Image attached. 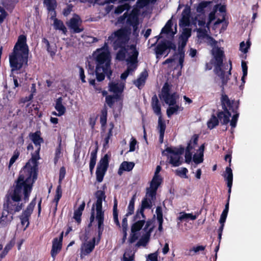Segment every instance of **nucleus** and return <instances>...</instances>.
<instances>
[{
	"mask_svg": "<svg viewBox=\"0 0 261 261\" xmlns=\"http://www.w3.org/2000/svg\"><path fill=\"white\" fill-rule=\"evenodd\" d=\"M20 155V151L17 149H15L13 152V154L11 158L9 163L8 167L10 168L13 164L15 162V161L17 160V159L18 158L19 156Z\"/></svg>",
	"mask_w": 261,
	"mask_h": 261,
	"instance_id": "4d7b16f0",
	"label": "nucleus"
},
{
	"mask_svg": "<svg viewBox=\"0 0 261 261\" xmlns=\"http://www.w3.org/2000/svg\"><path fill=\"white\" fill-rule=\"evenodd\" d=\"M196 218L197 216L196 215H193L192 214L187 213H184L182 215H180L178 217V219L180 221L187 219H190L192 220H194L196 219Z\"/></svg>",
	"mask_w": 261,
	"mask_h": 261,
	"instance_id": "e2e57ef3",
	"label": "nucleus"
},
{
	"mask_svg": "<svg viewBox=\"0 0 261 261\" xmlns=\"http://www.w3.org/2000/svg\"><path fill=\"white\" fill-rule=\"evenodd\" d=\"M109 159L110 156L108 154H105L100 160L97 167H99L100 169L107 171L109 165Z\"/></svg>",
	"mask_w": 261,
	"mask_h": 261,
	"instance_id": "cd10ccee",
	"label": "nucleus"
},
{
	"mask_svg": "<svg viewBox=\"0 0 261 261\" xmlns=\"http://www.w3.org/2000/svg\"><path fill=\"white\" fill-rule=\"evenodd\" d=\"M153 230V227L150 228L149 230L145 233V234L143 236L137 243L136 246L140 247L141 246H145L147 243L148 242L150 234Z\"/></svg>",
	"mask_w": 261,
	"mask_h": 261,
	"instance_id": "412c9836",
	"label": "nucleus"
},
{
	"mask_svg": "<svg viewBox=\"0 0 261 261\" xmlns=\"http://www.w3.org/2000/svg\"><path fill=\"white\" fill-rule=\"evenodd\" d=\"M63 99L62 97L58 98L56 101L55 109L59 112V115H63L66 112V108L62 104Z\"/></svg>",
	"mask_w": 261,
	"mask_h": 261,
	"instance_id": "7c9ffc66",
	"label": "nucleus"
},
{
	"mask_svg": "<svg viewBox=\"0 0 261 261\" xmlns=\"http://www.w3.org/2000/svg\"><path fill=\"white\" fill-rule=\"evenodd\" d=\"M119 98V94L108 95L106 97V102L110 108H112L115 101Z\"/></svg>",
	"mask_w": 261,
	"mask_h": 261,
	"instance_id": "f704fd0d",
	"label": "nucleus"
},
{
	"mask_svg": "<svg viewBox=\"0 0 261 261\" xmlns=\"http://www.w3.org/2000/svg\"><path fill=\"white\" fill-rule=\"evenodd\" d=\"M153 201L146 197H144L142 200L140 207L141 213H142V211H144L145 209H150L152 206Z\"/></svg>",
	"mask_w": 261,
	"mask_h": 261,
	"instance_id": "72a5a7b5",
	"label": "nucleus"
},
{
	"mask_svg": "<svg viewBox=\"0 0 261 261\" xmlns=\"http://www.w3.org/2000/svg\"><path fill=\"white\" fill-rule=\"evenodd\" d=\"M63 238V232H62L59 238H55L53 240L52 248L50 251L51 256L55 258L62 249Z\"/></svg>",
	"mask_w": 261,
	"mask_h": 261,
	"instance_id": "f8f14e48",
	"label": "nucleus"
},
{
	"mask_svg": "<svg viewBox=\"0 0 261 261\" xmlns=\"http://www.w3.org/2000/svg\"><path fill=\"white\" fill-rule=\"evenodd\" d=\"M98 150V147L92 150L90 154V160L89 163V170L90 173H93L94 167L95 166L96 160H97V153Z\"/></svg>",
	"mask_w": 261,
	"mask_h": 261,
	"instance_id": "b1692460",
	"label": "nucleus"
},
{
	"mask_svg": "<svg viewBox=\"0 0 261 261\" xmlns=\"http://www.w3.org/2000/svg\"><path fill=\"white\" fill-rule=\"evenodd\" d=\"M182 16L191 17V8L189 6L186 5L182 12Z\"/></svg>",
	"mask_w": 261,
	"mask_h": 261,
	"instance_id": "774afa93",
	"label": "nucleus"
},
{
	"mask_svg": "<svg viewBox=\"0 0 261 261\" xmlns=\"http://www.w3.org/2000/svg\"><path fill=\"white\" fill-rule=\"evenodd\" d=\"M138 22H139L138 18L136 16L128 14L127 18L126 20V23L127 24L132 26Z\"/></svg>",
	"mask_w": 261,
	"mask_h": 261,
	"instance_id": "5fc2aeb1",
	"label": "nucleus"
},
{
	"mask_svg": "<svg viewBox=\"0 0 261 261\" xmlns=\"http://www.w3.org/2000/svg\"><path fill=\"white\" fill-rule=\"evenodd\" d=\"M9 214L3 209L2 216L0 217V227H5L11 223L13 220V215L8 216Z\"/></svg>",
	"mask_w": 261,
	"mask_h": 261,
	"instance_id": "dca6fc26",
	"label": "nucleus"
},
{
	"mask_svg": "<svg viewBox=\"0 0 261 261\" xmlns=\"http://www.w3.org/2000/svg\"><path fill=\"white\" fill-rule=\"evenodd\" d=\"M151 107L153 112L159 117L162 116L161 107L156 95H153L151 98Z\"/></svg>",
	"mask_w": 261,
	"mask_h": 261,
	"instance_id": "f3484780",
	"label": "nucleus"
},
{
	"mask_svg": "<svg viewBox=\"0 0 261 261\" xmlns=\"http://www.w3.org/2000/svg\"><path fill=\"white\" fill-rule=\"evenodd\" d=\"M96 68L98 70L100 68H105V70L111 69V56L108 50V44L107 42L104 43L103 46L98 48L93 54Z\"/></svg>",
	"mask_w": 261,
	"mask_h": 261,
	"instance_id": "0eeeda50",
	"label": "nucleus"
},
{
	"mask_svg": "<svg viewBox=\"0 0 261 261\" xmlns=\"http://www.w3.org/2000/svg\"><path fill=\"white\" fill-rule=\"evenodd\" d=\"M131 227V231L132 233L137 232L140 231L143 225L145 224V220L144 219L141 220H137Z\"/></svg>",
	"mask_w": 261,
	"mask_h": 261,
	"instance_id": "58836bf2",
	"label": "nucleus"
},
{
	"mask_svg": "<svg viewBox=\"0 0 261 261\" xmlns=\"http://www.w3.org/2000/svg\"><path fill=\"white\" fill-rule=\"evenodd\" d=\"M82 20L80 16L74 14L73 17L66 22V24L72 33L76 34L82 32L84 29L82 27Z\"/></svg>",
	"mask_w": 261,
	"mask_h": 261,
	"instance_id": "6e6552de",
	"label": "nucleus"
},
{
	"mask_svg": "<svg viewBox=\"0 0 261 261\" xmlns=\"http://www.w3.org/2000/svg\"><path fill=\"white\" fill-rule=\"evenodd\" d=\"M31 215L22 212L20 216H19V217H18L19 219L20 220L21 224L23 226L25 224H27L24 230H25L29 226V224H30L29 220L31 217Z\"/></svg>",
	"mask_w": 261,
	"mask_h": 261,
	"instance_id": "c9c22d12",
	"label": "nucleus"
},
{
	"mask_svg": "<svg viewBox=\"0 0 261 261\" xmlns=\"http://www.w3.org/2000/svg\"><path fill=\"white\" fill-rule=\"evenodd\" d=\"M178 97V95L176 92L170 93L169 96H168V101L165 103L169 106H174L176 103L177 99Z\"/></svg>",
	"mask_w": 261,
	"mask_h": 261,
	"instance_id": "de8ad7c7",
	"label": "nucleus"
},
{
	"mask_svg": "<svg viewBox=\"0 0 261 261\" xmlns=\"http://www.w3.org/2000/svg\"><path fill=\"white\" fill-rule=\"evenodd\" d=\"M166 124L165 121L162 119V116L159 117L158 119V128L159 133H165L166 129Z\"/></svg>",
	"mask_w": 261,
	"mask_h": 261,
	"instance_id": "052dcab7",
	"label": "nucleus"
},
{
	"mask_svg": "<svg viewBox=\"0 0 261 261\" xmlns=\"http://www.w3.org/2000/svg\"><path fill=\"white\" fill-rule=\"evenodd\" d=\"M221 103L223 111L218 110L217 115L221 121V124L226 125L230 122V117L231 114L229 110L234 113L230 121V125L232 128H234L237 125V123L239 116L238 112L239 107V101H235L234 100H230L228 96L222 94L221 97Z\"/></svg>",
	"mask_w": 261,
	"mask_h": 261,
	"instance_id": "20e7f679",
	"label": "nucleus"
},
{
	"mask_svg": "<svg viewBox=\"0 0 261 261\" xmlns=\"http://www.w3.org/2000/svg\"><path fill=\"white\" fill-rule=\"evenodd\" d=\"M43 4L46 7L47 11L56 10L57 7L56 0H43Z\"/></svg>",
	"mask_w": 261,
	"mask_h": 261,
	"instance_id": "37998d69",
	"label": "nucleus"
},
{
	"mask_svg": "<svg viewBox=\"0 0 261 261\" xmlns=\"http://www.w3.org/2000/svg\"><path fill=\"white\" fill-rule=\"evenodd\" d=\"M172 23L171 20H169L165 25L162 28L161 33L168 34L172 32Z\"/></svg>",
	"mask_w": 261,
	"mask_h": 261,
	"instance_id": "6e6d98bb",
	"label": "nucleus"
},
{
	"mask_svg": "<svg viewBox=\"0 0 261 261\" xmlns=\"http://www.w3.org/2000/svg\"><path fill=\"white\" fill-rule=\"evenodd\" d=\"M131 31L130 27L125 26L116 30L108 37V41L112 43L113 49L115 50L119 49L116 55V60L119 61L125 59L129 48L126 44L129 40Z\"/></svg>",
	"mask_w": 261,
	"mask_h": 261,
	"instance_id": "7ed1b4c3",
	"label": "nucleus"
},
{
	"mask_svg": "<svg viewBox=\"0 0 261 261\" xmlns=\"http://www.w3.org/2000/svg\"><path fill=\"white\" fill-rule=\"evenodd\" d=\"M107 114L108 109L107 107L105 106L101 110V114L100 116V122L102 127L105 126L107 124Z\"/></svg>",
	"mask_w": 261,
	"mask_h": 261,
	"instance_id": "a19ab883",
	"label": "nucleus"
},
{
	"mask_svg": "<svg viewBox=\"0 0 261 261\" xmlns=\"http://www.w3.org/2000/svg\"><path fill=\"white\" fill-rule=\"evenodd\" d=\"M135 259V253H132L130 249H126L123 254L122 261H133Z\"/></svg>",
	"mask_w": 261,
	"mask_h": 261,
	"instance_id": "c03bdc74",
	"label": "nucleus"
},
{
	"mask_svg": "<svg viewBox=\"0 0 261 261\" xmlns=\"http://www.w3.org/2000/svg\"><path fill=\"white\" fill-rule=\"evenodd\" d=\"M37 177L20 171L14 184V189L8 193L4 198L3 208L10 215L19 212L24 204L28 202L34 183Z\"/></svg>",
	"mask_w": 261,
	"mask_h": 261,
	"instance_id": "f257e3e1",
	"label": "nucleus"
},
{
	"mask_svg": "<svg viewBox=\"0 0 261 261\" xmlns=\"http://www.w3.org/2000/svg\"><path fill=\"white\" fill-rule=\"evenodd\" d=\"M53 25L55 30L61 31L64 34H66L67 29L61 20L56 19L54 21Z\"/></svg>",
	"mask_w": 261,
	"mask_h": 261,
	"instance_id": "473e14b6",
	"label": "nucleus"
},
{
	"mask_svg": "<svg viewBox=\"0 0 261 261\" xmlns=\"http://www.w3.org/2000/svg\"><path fill=\"white\" fill-rule=\"evenodd\" d=\"M107 171L102 169H100L99 167L96 168V180L98 182H101L103 179L104 176Z\"/></svg>",
	"mask_w": 261,
	"mask_h": 261,
	"instance_id": "8fccbe9b",
	"label": "nucleus"
},
{
	"mask_svg": "<svg viewBox=\"0 0 261 261\" xmlns=\"http://www.w3.org/2000/svg\"><path fill=\"white\" fill-rule=\"evenodd\" d=\"M40 131H37L35 133H31L29 136L37 147V149L32 153L31 158L26 163L25 165L21 169L20 171H24L27 174H32L35 177H37L38 171V160L40 159L39 152L41 148V143L43 142V139L40 136Z\"/></svg>",
	"mask_w": 261,
	"mask_h": 261,
	"instance_id": "39448f33",
	"label": "nucleus"
},
{
	"mask_svg": "<svg viewBox=\"0 0 261 261\" xmlns=\"http://www.w3.org/2000/svg\"><path fill=\"white\" fill-rule=\"evenodd\" d=\"M167 50V46L166 45V43L165 42V41L164 40L161 41L160 43L158 44L155 48V52L156 57H158L159 56L163 55L165 53Z\"/></svg>",
	"mask_w": 261,
	"mask_h": 261,
	"instance_id": "c85d7f7f",
	"label": "nucleus"
},
{
	"mask_svg": "<svg viewBox=\"0 0 261 261\" xmlns=\"http://www.w3.org/2000/svg\"><path fill=\"white\" fill-rule=\"evenodd\" d=\"M168 158L169 159V163L173 167H178L183 163L182 158L180 155L172 154L170 156H168Z\"/></svg>",
	"mask_w": 261,
	"mask_h": 261,
	"instance_id": "393cba45",
	"label": "nucleus"
},
{
	"mask_svg": "<svg viewBox=\"0 0 261 261\" xmlns=\"http://www.w3.org/2000/svg\"><path fill=\"white\" fill-rule=\"evenodd\" d=\"M212 54L214 57V62L212 60L210 63L206 64V68L211 70L212 68V64H214L215 66L216 73L220 77L222 81L223 85L226 84L228 79H225V71L223 69V59L225 57L224 53L220 47H216L215 49L212 50Z\"/></svg>",
	"mask_w": 261,
	"mask_h": 261,
	"instance_id": "423d86ee",
	"label": "nucleus"
},
{
	"mask_svg": "<svg viewBox=\"0 0 261 261\" xmlns=\"http://www.w3.org/2000/svg\"><path fill=\"white\" fill-rule=\"evenodd\" d=\"M218 11L220 13L226 14V5L225 4L221 5V4H216L214 6L213 10L211 12L216 14Z\"/></svg>",
	"mask_w": 261,
	"mask_h": 261,
	"instance_id": "09e8293b",
	"label": "nucleus"
},
{
	"mask_svg": "<svg viewBox=\"0 0 261 261\" xmlns=\"http://www.w3.org/2000/svg\"><path fill=\"white\" fill-rule=\"evenodd\" d=\"M136 194L134 195L131 199L129 201L128 206L127 207V212L125 214L126 217H128L131 215H132L134 212V207H135V202L136 200Z\"/></svg>",
	"mask_w": 261,
	"mask_h": 261,
	"instance_id": "79ce46f5",
	"label": "nucleus"
},
{
	"mask_svg": "<svg viewBox=\"0 0 261 261\" xmlns=\"http://www.w3.org/2000/svg\"><path fill=\"white\" fill-rule=\"evenodd\" d=\"M109 91L115 94H119L123 91V88L120 87L118 83L110 82L109 84Z\"/></svg>",
	"mask_w": 261,
	"mask_h": 261,
	"instance_id": "4c0bfd02",
	"label": "nucleus"
},
{
	"mask_svg": "<svg viewBox=\"0 0 261 261\" xmlns=\"http://www.w3.org/2000/svg\"><path fill=\"white\" fill-rule=\"evenodd\" d=\"M219 120L218 116H216L215 114H213L207 122V127L210 129H213L219 125Z\"/></svg>",
	"mask_w": 261,
	"mask_h": 261,
	"instance_id": "c756f323",
	"label": "nucleus"
},
{
	"mask_svg": "<svg viewBox=\"0 0 261 261\" xmlns=\"http://www.w3.org/2000/svg\"><path fill=\"white\" fill-rule=\"evenodd\" d=\"M7 15L8 13L5 9L0 6V24L4 22Z\"/></svg>",
	"mask_w": 261,
	"mask_h": 261,
	"instance_id": "69168bd1",
	"label": "nucleus"
},
{
	"mask_svg": "<svg viewBox=\"0 0 261 261\" xmlns=\"http://www.w3.org/2000/svg\"><path fill=\"white\" fill-rule=\"evenodd\" d=\"M29 47L27 43V37L24 35L18 36L17 41L13 48V52L9 56V63L11 68L10 74V82H12L11 89L16 92L21 86V79L16 75L23 73L19 71L23 66H28Z\"/></svg>",
	"mask_w": 261,
	"mask_h": 261,
	"instance_id": "f03ea898",
	"label": "nucleus"
},
{
	"mask_svg": "<svg viewBox=\"0 0 261 261\" xmlns=\"http://www.w3.org/2000/svg\"><path fill=\"white\" fill-rule=\"evenodd\" d=\"M188 172V169L183 167L181 170L177 169L175 170V174L176 175L184 178H187L188 176H187V173Z\"/></svg>",
	"mask_w": 261,
	"mask_h": 261,
	"instance_id": "13d9d810",
	"label": "nucleus"
},
{
	"mask_svg": "<svg viewBox=\"0 0 261 261\" xmlns=\"http://www.w3.org/2000/svg\"><path fill=\"white\" fill-rule=\"evenodd\" d=\"M148 76V72L146 70L142 72L140 74L139 77L136 81L134 82V84L136 86H137L139 89H140L141 86L144 85Z\"/></svg>",
	"mask_w": 261,
	"mask_h": 261,
	"instance_id": "aec40b11",
	"label": "nucleus"
},
{
	"mask_svg": "<svg viewBox=\"0 0 261 261\" xmlns=\"http://www.w3.org/2000/svg\"><path fill=\"white\" fill-rule=\"evenodd\" d=\"M223 176L225 180L227 182V186L228 188V197L226 203H228V205H229V200L230 198V194L231 192V188L232 186L233 181V173L231 168H230L229 167H226L225 168V171L223 174Z\"/></svg>",
	"mask_w": 261,
	"mask_h": 261,
	"instance_id": "9b49d317",
	"label": "nucleus"
},
{
	"mask_svg": "<svg viewBox=\"0 0 261 261\" xmlns=\"http://www.w3.org/2000/svg\"><path fill=\"white\" fill-rule=\"evenodd\" d=\"M96 198L95 203L96 211H100L102 210V201L105 200L106 196L105 192L101 190H97L95 194Z\"/></svg>",
	"mask_w": 261,
	"mask_h": 261,
	"instance_id": "2eb2a0df",
	"label": "nucleus"
},
{
	"mask_svg": "<svg viewBox=\"0 0 261 261\" xmlns=\"http://www.w3.org/2000/svg\"><path fill=\"white\" fill-rule=\"evenodd\" d=\"M58 145L56 148L55 153V157L54 159V163L55 165H57L59 159L63 155L62 152V139L61 137H59L58 138Z\"/></svg>",
	"mask_w": 261,
	"mask_h": 261,
	"instance_id": "5701e85b",
	"label": "nucleus"
},
{
	"mask_svg": "<svg viewBox=\"0 0 261 261\" xmlns=\"http://www.w3.org/2000/svg\"><path fill=\"white\" fill-rule=\"evenodd\" d=\"M167 109V115L168 117H170L172 115L176 113L178 110L182 111L183 108H180L178 105L176 103L174 106H170Z\"/></svg>",
	"mask_w": 261,
	"mask_h": 261,
	"instance_id": "a18cd8bd",
	"label": "nucleus"
},
{
	"mask_svg": "<svg viewBox=\"0 0 261 261\" xmlns=\"http://www.w3.org/2000/svg\"><path fill=\"white\" fill-rule=\"evenodd\" d=\"M184 147L180 145L179 148H171L168 147L166 148V149L164 151H163V153H164L165 151H167L168 153L173 155H180L184 153Z\"/></svg>",
	"mask_w": 261,
	"mask_h": 261,
	"instance_id": "bb28decb",
	"label": "nucleus"
},
{
	"mask_svg": "<svg viewBox=\"0 0 261 261\" xmlns=\"http://www.w3.org/2000/svg\"><path fill=\"white\" fill-rule=\"evenodd\" d=\"M96 212L95 220L97 222V231L98 233V239L96 244H98L104 230L105 212L104 211H96Z\"/></svg>",
	"mask_w": 261,
	"mask_h": 261,
	"instance_id": "9d476101",
	"label": "nucleus"
},
{
	"mask_svg": "<svg viewBox=\"0 0 261 261\" xmlns=\"http://www.w3.org/2000/svg\"><path fill=\"white\" fill-rule=\"evenodd\" d=\"M95 242L96 238L93 237L91 241L82 244L80 248V257L81 259L84 258L93 251L95 246Z\"/></svg>",
	"mask_w": 261,
	"mask_h": 261,
	"instance_id": "1a4fd4ad",
	"label": "nucleus"
},
{
	"mask_svg": "<svg viewBox=\"0 0 261 261\" xmlns=\"http://www.w3.org/2000/svg\"><path fill=\"white\" fill-rule=\"evenodd\" d=\"M250 45L251 43L249 41H247L246 45L245 44V42L243 41L240 43V49L244 54H246L248 52V49L250 47Z\"/></svg>",
	"mask_w": 261,
	"mask_h": 261,
	"instance_id": "680f3d73",
	"label": "nucleus"
},
{
	"mask_svg": "<svg viewBox=\"0 0 261 261\" xmlns=\"http://www.w3.org/2000/svg\"><path fill=\"white\" fill-rule=\"evenodd\" d=\"M229 205L228 203H226L225 205V208L223 210L219 220V223L220 224H224L225 223L226 218L228 215V211H229Z\"/></svg>",
	"mask_w": 261,
	"mask_h": 261,
	"instance_id": "603ef678",
	"label": "nucleus"
},
{
	"mask_svg": "<svg viewBox=\"0 0 261 261\" xmlns=\"http://www.w3.org/2000/svg\"><path fill=\"white\" fill-rule=\"evenodd\" d=\"M212 3V1H203L201 2L196 7L197 12L201 14H204L205 8L210 7Z\"/></svg>",
	"mask_w": 261,
	"mask_h": 261,
	"instance_id": "2f4dec72",
	"label": "nucleus"
},
{
	"mask_svg": "<svg viewBox=\"0 0 261 261\" xmlns=\"http://www.w3.org/2000/svg\"><path fill=\"white\" fill-rule=\"evenodd\" d=\"M73 5L72 4H69L67 6L66 8H65L63 10V15L67 17L68 16L71 12L72 11Z\"/></svg>",
	"mask_w": 261,
	"mask_h": 261,
	"instance_id": "338daca9",
	"label": "nucleus"
},
{
	"mask_svg": "<svg viewBox=\"0 0 261 261\" xmlns=\"http://www.w3.org/2000/svg\"><path fill=\"white\" fill-rule=\"evenodd\" d=\"M129 47V49L132 50L131 54L127 59L125 58V60L128 63L131 64V65H135L138 63V57L139 55V52L136 48V45L135 44H131L127 45Z\"/></svg>",
	"mask_w": 261,
	"mask_h": 261,
	"instance_id": "ddd939ff",
	"label": "nucleus"
},
{
	"mask_svg": "<svg viewBox=\"0 0 261 261\" xmlns=\"http://www.w3.org/2000/svg\"><path fill=\"white\" fill-rule=\"evenodd\" d=\"M171 89V85L166 82L161 90V94H159V97L161 99H163L165 102L168 101V96H169Z\"/></svg>",
	"mask_w": 261,
	"mask_h": 261,
	"instance_id": "a211bd4d",
	"label": "nucleus"
},
{
	"mask_svg": "<svg viewBox=\"0 0 261 261\" xmlns=\"http://www.w3.org/2000/svg\"><path fill=\"white\" fill-rule=\"evenodd\" d=\"M157 189L153 188H151L150 187L147 189V192L145 197H149L150 199L154 200L156 198Z\"/></svg>",
	"mask_w": 261,
	"mask_h": 261,
	"instance_id": "864d4df0",
	"label": "nucleus"
},
{
	"mask_svg": "<svg viewBox=\"0 0 261 261\" xmlns=\"http://www.w3.org/2000/svg\"><path fill=\"white\" fill-rule=\"evenodd\" d=\"M193 160L196 164L202 163L203 161V154L202 153L195 154L193 156Z\"/></svg>",
	"mask_w": 261,
	"mask_h": 261,
	"instance_id": "0e129e2a",
	"label": "nucleus"
},
{
	"mask_svg": "<svg viewBox=\"0 0 261 261\" xmlns=\"http://www.w3.org/2000/svg\"><path fill=\"white\" fill-rule=\"evenodd\" d=\"M162 181V178L161 176H153V178L150 182V187L158 190Z\"/></svg>",
	"mask_w": 261,
	"mask_h": 261,
	"instance_id": "49530a36",
	"label": "nucleus"
},
{
	"mask_svg": "<svg viewBox=\"0 0 261 261\" xmlns=\"http://www.w3.org/2000/svg\"><path fill=\"white\" fill-rule=\"evenodd\" d=\"M95 73L97 81L101 82L104 80L106 75L109 80H111L112 71L111 69L105 70V68H100L99 71L95 68Z\"/></svg>",
	"mask_w": 261,
	"mask_h": 261,
	"instance_id": "4468645a",
	"label": "nucleus"
},
{
	"mask_svg": "<svg viewBox=\"0 0 261 261\" xmlns=\"http://www.w3.org/2000/svg\"><path fill=\"white\" fill-rule=\"evenodd\" d=\"M180 27H186L190 25V17L182 16L179 21Z\"/></svg>",
	"mask_w": 261,
	"mask_h": 261,
	"instance_id": "bf43d9fd",
	"label": "nucleus"
},
{
	"mask_svg": "<svg viewBox=\"0 0 261 261\" xmlns=\"http://www.w3.org/2000/svg\"><path fill=\"white\" fill-rule=\"evenodd\" d=\"M191 36V29L189 28H184L181 35L179 37L178 42H181L185 44L187 43L188 39Z\"/></svg>",
	"mask_w": 261,
	"mask_h": 261,
	"instance_id": "4be33fe9",
	"label": "nucleus"
},
{
	"mask_svg": "<svg viewBox=\"0 0 261 261\" xmlns=\"http://www.w3.org/2000/svg\"><path fill=\"white\" fill-rule=\"evenodd\" d=\"M199 136L198 135L195 134L194 135L189 142L188 143L187 146L185 149V151L187 152H191V150L193 149L198 144Z\"/></svg>",
	"mask_w": 261,
	"mask_h": 261,
	"instance_id": "a878e982",
	"label": "nucleus"
},
{
	"mask_svg": "<svg viewBox=\"0 0 261 261\" xmlns=\"http://www.w3.org/2000/svg\"><path fill=\"white\" fill-rule=\"evenodd\" d=\"M42 43L44 45V47L46 48L50 56L52 57H54L56 54V50L50 45L49 41L46 38H43L42 39Z\"/></svg>",
	"mask_w": 261,
	"mask_h": 261,
	"instance_id": "e433bc0d",
	"label": "nucleus"
},
{
	"mask_svg": "<svg viewBox=\"0 0 261 261\" xmlns=\"http://www.w3.org/2000/svg\"><path fill=\"white\" fill-rule=\"evenodd\" d=\"M134 166L135 164L133 162L123 161L119 167L118 174L119 175H121L124 171H130L133 169Z\"/></svg>",
	"mask_w": 261,
	"mask_h": 261,
	"instance_id": "6ab92c4d",
	"label": "nucleus"
},
{
	"mask_svg": "<svg viewBox=\"0 0 261 261\" xmlns=\"http://www.w3.org/2000/svg\"><path fill=\"white\" fill-rule=\"evenodd\" d=\"M130 6L128 3H125L116 7L115 9V13L120 14L125 10H129L130 9Z\"/></svg>",
	"mask_w": 261,
	"mask_h": 261,
	"instance_id": "3c124183",
	"label": "nucleus"
},
{
	"mask_svg": "<svg viewBox=\"0 0 261 261\" xmlns=\"http://www.w3.org/2000/svg\"><path fill=\"white\" fill-rule=\"evenodd\" d=\"M14 241L12 240L7 244L3 250L0 253V260L5 257V256L7 255L9 251L11 250L12 247L14 246Z\"/></svg>",
	"mask_w": 261,
	"mask_h": 261,
	"instance_id": "ea45409f",
	"label": "nucleus"
}]
</instances>
